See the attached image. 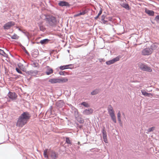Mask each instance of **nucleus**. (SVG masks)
<instances>
[{"label": "nucleus", "instance_id": "obj_44", "mask_svg": "<svg viewBox=\"0 0 159 159\" xmlns=\"http://www.w3.org/2000/svg\"><path fill=\"white\" fill-rule=\"evenodd\" d=\"M141 92L142 94L144 96H145L147 92L144 90H141Z\"/></svg>", "mask_w": 159, "mask_h": 159}, {"label": "nucleus", "instance_id": "obj_7", "mask_svg": "<svg viewBox=\"0 0 159 159\" xmlns=\"http://www.w3.org/2000/svg\"><path fill=\"white\" fill-rule=\"evenodd\" d=\"M58 5L60 7H69L70 5L67 2L65 1H60L58 3Z\"/></svg>", "mask_w": 159, "mask_h": 159}, {"label": "nucleus", "instance_id": "obj_41", "mask_svg": "<svg viewBox=\"0 0 159 159\" xmlns=\"http://www.w3.org/2000/svg\"><path fill=\"white\" fill-rule=\"evenodd\" d=\"M74 115L75 117V118L78 116H79V113L78 112V111L77 109H76V110H75L74 111Z\"/></svg>", "mask_w": 159, "mask_h": 159}, {"label": "nucleus", "instance_id": "obj_64", "mask_svg": "<svg viewBox=\"0 0 159 159\" xmlns=\"http://www.w3.org/2000/svg\"><path fill=\"white\" fill-rule=\"evenodd\" d=\"M23 61H24V62L25 63L26 62L25 61V60H24L23 59Z\"/></svg>", "mask_w": 159, "mask_h": 159}, {"label": "nucleus", "instance_id": "obj_49", "mask_svg": "<svg viewBox=\"0 0 159 159\" xmlns=\"http://www.w3.org/2000/svg\"><path fill=\"white\" fill-rule=\"evenodd\" d=\"M75 124L77 127L81 129L82 128V126L81 125H80L78 123H75Z\"/></svg>", "mask_w": 159, "mask_h": 159}, {"label": "nucleus", "instance_id": "obj_32", "mask_svg": "<svg viewBox=\"0 0 159 159\" xmlns=\"http://www.w3.org/2000/svg\"><path fill=\"white\" fill-rule=\"evenodd\" d=\"M102 8H101L100 11L98 13L97 16L94 17V19L95 20H97L99 17V16L102 14Z\"/></svg>", "mask_w": 159, "mask_h": 159}, {"label": "nucleus", "instance_id": "obj_11", "mask_svg": "<svg viewBox=\"0 0 159 159\" xmlns=\"http://www.w3.org/2000/svg\"><path fill=\"white\" fill-rule=\"evenodd\" d=\"M16 71L19 74H22L23 75H25L26 76V75L25 73H23L22 71L25 72L26 73V69H24V68H22L21 69H20L18 67H16Z\"/></svg>", "mask_w": 159, "mask_h": 159}, {"label": "nucleus", "instance_id": "obj_46", "mask_svg": "<svg viewBox=\"0 0 159 159\" xmlns=\"http://www.w3.org/2000/svg\"><path fill=\"white\" fill-rule=\"evenodd\" d=\"M102 21V23L104 24H106L107 25L108 24V20H107L106 19V20H105V19H104Z\"/></svg>", "mask_w": 159, "mask_h": 159}, {"label": "nucleus", "instance_id": "obj_50", "mask_svg": "<svg viewBox=\"0 0 159 159\" xmlns=\"http://www.w3.org/2000/svg\"><path fill=\"white\" fill-rule=\"evenodd\" d=\"M81 15V13L80 12L79 13L74 15L73 16V17H74L75 18L76 17L79 16H80Z\"/></svg>", "mask_w": 159, "mask_h": 159}, {"label": "nucleus", "instance_id": "obj_13", "mask_svg": "<svg viewBox=\"0 0 159 159\" xmlns=\"http://www.w3.org/2000/svg\"><path fill=\"white\" fill-rule=\"evenodd\" d=\"M93 110L92 108H88L84 110L83 113L85 115H89L92 114L93 112Z\"/></svg>", "mask_w": 159, "mask_h": 159}, {"label": "nucleus", "instance_id": "obj_14", "mask_svg": "<svg viewBox=\"0 0 159 159\" xmlns=\"http://www.w3.org/2000/svg\"><path fill=\"white\" fill-rule=\"evenodd\" d=\"M16 29H18V30L19 31L25 34V35L27 37L28 40H29V39H30V38L29 37V32H27L26 31H25V30H21L18 26H16Z\"/></svg>", "mask_w": 159, "mask_h": 159}, {"label": "nucleus", "instance_id": "obj_61", "mask_svg": "<svg viewBox=\"0 0 159 159\" xmlns=\"http://www.w3.org/2000/svg\"><path fill=\"white\" fill-rule=\"evenodd\" d=\"M10 55L12 56V57H13V55L10 53Z\"/></svg>", "mask_w": 159, "mask_h": 159}, {"label": "nucleus", "instance_id": "obj_43", "mask_svg": "<svg viewBox=\"0 0 159 159\" xmlns=\"http://www.w3.org/2000/svg\"><path fill=\"white\" fill-rule=\"evenodd\" d=\"M14 75L15 76V77L12 78L13 79V80H16L18 78H19L20 77V75Z\"/></svg>", "mask_w": 159, "mask_h": 159}, {"label": "nucleus", "instance_id": "obj_4", "mask_svg": "<svg viewBox=\"0 0 159 159\" xmlns=\"http://www.w3.org/2000/svg\"><path fill=\"white\" fill-rule=\"evenodd\" d=\"M108 113L110 116L111 119L116 117L113 109L111 105H109L107 108Z\"/></svg>", "mask_w": 159, "mask_h": 159}, {"label": "nucleus", "instance_id": "obj_19", "mask_svg": "<svg viewBox=\"0 0 159 159\" xmlns=\"http://www.w3.org/2000/svg\"><path fill=\"white\" fill-rule=\"evenodd\" d=\"M117 117L119 124L120 125V126L122 127L123 125V124L120 118L121 114L120 111H119V112L117 114Z\"/></svg>", "mask_w": 159, "mask_h": 159}, {"label": "nucleus", "instance_id": "obj_2", "mask_svg": "<svg viewBox=\"0 0 159 159\" xmlns=\"http://www.w3.org/2000/svg\"><path fill=\"white\" fill-rule=\"evenodd\" d=\"M45 17L46 22L49 26L54 27L56 25L57 21L55 17L52 15H45Z\"/></svg>", "mask_w": 159, "mask_h": 159}, {"label": "nucleus", "instance_id": "obj_22", "mask_svg": "<svg viewBox=\"0 0 159 159\" xmlns=\"http://www.w3.org/2000/svg\"><path fill=\"white\" fill-rule=\"evenodd\" d=\"M68 80V79L65 77H62L61 78H59V83H66Z\"/></svg>", "mask_w": 159, "mask_h": 159}, {"label": "nucleus", "instance_id": "obj_5", "mask_svg": "<svg viewBox=\"0 0 159 159\" xmlns=\"http://www.w3.org/2000/svg\"><path fill=\"white\" fill-rule=\"evenodd\" d=\"M121 58L120 56H118L111 60L106 61V63L107 65H110L118 61Z\"/></svg>", "mask_w": 159, "mask_h": 159}, {"label": "nucleus", "instance_id": "obj_63", "mask_svg": "<svg viewBox=\"0 0 159 159\" xmlns=\"http://www.w3.org/2000/svg\"><path fill=\"white\" fill-rule=\"evenodd\" d=\"M122 115H123L124 116H125V114H124V113H123Z\"/></svg>", "mask_w": 159, "mask_h": 159}, {"label": "nucleus", "instance_id": "obj_57", "mask_svg": "<svg viewBox=\"0 0 159 159\" xmlns=\"http://www.w3.org/2000/svg\"><path fill=\"white\" fill-rule=\"evenodd\" d=\"M68 105L69 106H70V107H72L73 106L71 104H68Z\"/></svg>", "mask_w": 159, "mask_h": 159}, {"label": "nucleus", "instance_id": "obj_51", "mask_svg": "<svg viewBox=\"0 0 159 159\" xmlns=\"http://www.w3.org/2000/svg\"><path fill=\"white\" fill-rule=\"evenodd\" d=\"M99 61L100 62H102L105 61V60L104 58H99L98 59Z\"/></svg>", "mask_w": 159, "mask_h": 159}, {"label": "nucleus", "instance_id": "obj_52", "mask_svg": "<svg viewBox=\"0 0 159 159\" xmlns=\"http://www.w3.org/2000/svg\"><path fill=\"white\" fill-rule=\"evenodd\" d=\"M37 64H37L36 63L34 62L31 65L33 67H37Z\"/></svg>", "mask_w": 159, "mask_h": 159}, {"label": "nucleus", "instance_id": "obj_18", "mask_svg": "<svg viewBox=\"0 0 159 159\" xmlns=\"http://www.w3.org/2000/svg\"><path fill=\"white\" fill-rule=\"evenodd\" d=\"M48 82L52 84H54L57 83H59L58 78H54L50 79L49 80Z\"/></svg>", "mask_w": 159, "mask_h": 159}, {"label": "nucleus", "instance_id": "obj_24", "mask_svg": "<svg viewBox=\"0 0 159 159\" xmlns=\"http://www.w3.org/2000/svg\"><path fill=\"white\" fill-rule=\"evenodd\" d=\"M157 45L156 44H153L150 46V50L152 52L153 50H154L157 49Z\"/></svg>", "mask_w": 159, "mask_h": 159}, {"label": "nucleus", "instance_id": "obj_54", "mask_svg": "<svg viewBox=\"0 0 159 159\" xmlns=\"http://www.w3.org/2000/svg\"><path fill=\"white\" fill-rule=\"evenodd\" d=\"M118 22V23H120L121 22V20L120 18L118 17L117 18V19L116 20Z\"/></svg>", "mask_w": 159, "mask_h": 159}, {"label": "nucleus", "instance_id": "obj_31", "mask_svg": "<svg viewBox=\"0 0 159 159\" xmlns=\"http://www.w3.org/2000/svg\"><path fill=\"white\" fill-rule=\"evenodd\" d=\"M0 55H2L6 58H7L8 57V55L7 54H6L2 50L1 52H0Z\"/></svg>", "mask_w": 159, "mask_h": 159}, {"label": "nucleus", "instance_id": "obj_12", "mask_svg": "<svg viewBox=\"0 0 159 159\" xmlns=\"http://www.w3.org/2000/svg\"><path fill=\"white\" fill-rule=\"evenodd\" d=\"M64 101L62 100H59L56 102V106L57 107L60 108L64 106Z\"/></svg>", "mask_w": 159, "mask_h": 159}, {"label": "nucleus", "instance_id": "obj_16", "mask_svg": "<svg viewBox=\"0 0 159 159\" xmlns=\"http://www.w3.org/2000/svg\"><path fill=\"white\" fill-rule=\"evenodd\" d=\"M47 69L45 71V74L47 75H49L52 74L53 72V70L52 68L49 66H47Z\"/></svg>", "mask_w": 159, "mask_h": 159}, {"label": "nucleus", "instance_id": "obj_59", "mask_svg": "<svg viewBox=\"0 0 159 159\" xmlns=\"http://www.w3.org/2000/svg\"><path fill=\"white\" fill-rule=\"evenodd\" d=\"M31 77H30L29 78H28V80H30V79H31Z\"/></svg>", "mask_w": 159, "mask_h": 159}, {"label": "nucleus", "instance_id": "obj_27", "mask_svg": "<svg viewBox=\"0 0 159 159\" xmlns=\"http://www.w3.org/2000/svg\"><path fill=\"white\" fill-rule=\"evenodd\" d=\"M102 136L107 135V133L106 130L105 128L103 127L101 131Z\"/></svg>", "mask_w": 159, "mask_h": 159}, {"label": "nucleus", "instance_id": "obj_26", "mask_svg": "<svg viewBox=\"0 0 159 159\" xmlns=\"http://www.w3.org/2000/svg\"><path fill=\"white\" fill-rule=\"evenodd\" d=\"M20 46L21 48L23 50V51L26 53V54L28 56H30V54L27 51V50L26 49V48L25 47L23 46L21 44H20Z\"/></svg>", "mask_w": 159, "mask_h": 159}, {"label": "nucleus", "instance_id": "obj_40", "mask_svg": "<svg viewBox=\"0 0 159 159\" xmlns=\"http://www.w3.org/2000/svg\"><path fill=\"white\" fill-rule=\"evenodd\" d=\"M155 128V127H154V126L150 127L148 129L147 131L148 132H152L154 130Z\"/></svg>", "mask_w": 159, "mask_h": 159}, {"label": "nucleus", "instance_id": "obj_25", "mask_svg": "<svg viewBox=\"0 0 159 159\" xmlns=\"http://www.w3.org/2000/svg\"><path fill=\"white\" fill-rule=\"evenodd\" d=\"M99 92V89H96L92 91L91 93V94L92 95H94L97 94Z\"/></svg>", "mask_w": 159, "mask_h": 159}, {"label": "nucleus", "instance_id": "obj_58", "mask_svg": "<svg viewBox=\"0 0 159 159\" xmlns=\"http://www.w3.org/2000/svg\"><path fill=\"white\" fill-rule=\"evenodd\" d=\"M151 23L153 24H154L155 23V22H154L153 21H152V20H151Z\"/></svg>", "mask_w": 159, "mask_h": 159}, {"label": "nucleus", "instance_id": "obj_1", "mask_svg": "<svg viewBox=\"0 0 159 159\" xmlns=\"http://www.w3.org/2000/svg\"><path fill=\"white\" fill-rule=\"evenodd\" d=\"M31 117V115L27 111H24L19 117L16 123V126L22 127L26 124Z\"/></svg>", "mask_w": 159, "mask_h": 159}, {"label": "nucleus", "instance_id": "obj_20", "mask_svg": "<svg viewBox=\"0 0 159 159\" xmlns=\"http://www.w3.org/2000/svg\"><path fill=\"white\" fill-rule=\"evenodd\" d=\"M49 41H50V39H45L41 40L40 42H37L36 43H40L42 45H44L48 43L49 42Z\"/></svg>", "mask_w": 159, "mask_h": 159}, {"label": "nucleus", "instance_id": "obj_37", "mask_svg": "<svg viewBox=\"0 0 159 159\" xmlns=\"http://www.w3.org/2000/svg\"><path fill=\"white\" fill-rule=\"evenodd\" d=\"M102 138H103V141L105 143H107L108 141H107V136L105 135V136H102Z\"/></svg>", "mask_w": 159, "mask_h": 159}, {"label": "nucleus", "instance_id": "obj_10", "mask_svg": "<svg viewBox=\"0 0 159 159\" xmlns=\"http://www.w3.org/2000/svg\"><path fill=\"white\" fill-rule=\"evenodd\" d=\"M8 97L12 100H16L17 97L16 93L15 92H12L9 91L7 95Z\"/></svg>", "mask_w": 159, "mask_h": 159}, {"label": "nucleus", "instance_id": "obj_9", "mask_svg": "<svg viewBox=\"0 0 159 159\" xmlns=\"http://www.w3.org/2000/svg\"><path fill=\"white\" fill-rule=\"evenodd\" d=\"M39 71L37 70H30V71H27L26 70V75L27 76L30 75L32 76H35L38 74Z\"/></svg>", "mask_w": 159, "mask_h": 159}, {"label": "nucleus", "instance_id": "obj_55", "mask_svg": "<svg viewBox=\"0 0 159 159\" xmlns=\"http://www.w3.org/2000/svg\"><path fill=\"white\" fill-rule=\"evenodd\" d=\"M111 120H113V121L115 123H116V117L113 118H112L111 119Z\"/></svg>", "mask_w": 159, "mask_h": 159}, {"label": "nucleus", "instance_id": "obj_47", "mask_svg": "<svg viewBox=\"0 0 159 159\" xmlns=\"http://www.w3.org/2000/svg\"><path fill=\"white\" fill-rule=\"evenodd\" d=\"M106 19L108 20V21H111L112 20V18L111 17H106Z\"/></svg>", "mask_w": 159, "mask_h": 159}, {"label": "nucleus", "instance_id": "obj_33", "mask_svg": "<svg viewBox=\"0 0 159 159\" xmlns=\"http://www.w3.org/2000/svg\"><path fill=\"white\" fill-rule=\"evenodd\" d=\"M88 12V11L87 9H85L83 10L82 11H80V12L81 13V15H84L87 13Z\"/></svg>", "mask_w": 159, "mask_h": 159}, {"label": "nucleus", "instance_id": "obj_56", "mask_svg": "<svg viewBox=\"0 0 159 159\" xmlns=\"http://www.w3.org/2000/svg\"><path fill=\"white\" fill-rule=\"evenodd\" d=\"M52 106H51L50 107H49V110H50V112H52Z\"/></svg>", "mask_w": 159, "mask_h": 159}, {"label": "nucleus", "instance_id": "obj_8", "mask_svg": "<svg viewBox=\"0 0 159 159\" xmlns=\"http://www.w3.org/2000/svg\"><path fill=\"white\" fill-rule=\"evenodd\" d=\"M152 52L149 48H147L143 49L142 52V55L143 56H148L151 54Z\"/></svg>", "mask_w": 159, "mask_h": 159}, {"label": "nucleus", "instance_id": "obj_39", "mask_svg": "<svg viewBox=\"0 0 159 159\" xmlns=\"http://www.w3.org/2000/svg\"><path fill=\"white\" fill-rule=\"evenodd\" d=\"M48 149H46L44 151L43 156L45 158H48V157L47 154Z\"/></svg>", "mask_w": 159, "mask_h": 159}, {"label": "nucleus", "instance_id": "obj_21", "mask_svg": "<svg viewBox=\"0 0 159 159\" xmlns=\"http://www.w3.org/2000/svg\"><path fill=\"white\" fill-rule=\"evenodd\" d=\"M121 5L123 7L125 8L127 10H129L130 9L129 5L125 2H123Z\"/></svg>", "mask_w": 159, "mask_h": 159}, {"label": "nucleus", "instance_id": "obj_3", "mask_svg": "<svg viewBox=\"0 0 159 159\" xmlns=\"http://www.w3.org/2000/svg\"><path fill=\"white\" fill-rule=\"evenodd\" d=\"M139 67L141 70L148 72H151L152 70L151 68L143 63H140L139 65Z\"/></svg>", "mask_w": 159, "mask_h": 159}, {"label": "nucleus", "instance_id": "obj_6", "mask_svg": "<svg viewBox=\"0 0 159 159\" xmlns=\"http://www.w3.org/2000/svg\"><path fill=\"white\" fill-rule=\"evenodd\" d=\"M14 25L15 22H14L10 21L5 24L3 26V27L4 30H7L11 26Z\"/></svg>", "mask_w": 159, "mask_h": 159}, {"label": "nucleus", "instance_id": "obj_28", "mask_svg": "<svg viewBox=\"0 0 159 159\" xmlns=\"http://www.w3.org/2000/svg\"><path fill=\"white\" fill-rule=\"evenodd\" d=\"M11 36V39H13L17 40L19 38V36L16 34H14L12 36H11Z\"/></svg>", "mask_w": 159, "mask_h": 159}, {"label": "nucleus", "instance_id": "obj_42", "mask_svg": "<svg viewBox=\"0 0 159 159\" xmlns=\"http://www.w3.org/2000/svg\"><path fill=\"white\" fill-rule=\"evenodd\" d=\"M154 20H155L157 22L159 23V15L156 16Z\"/></svg>", "mask_w": 159, "mask_h": 159}, {"label": "nucleus", "instance_id": "obj_30", "mask_svg": "<svg viewBox=\"0 0 159 159\" xmlns=\"http://www.w3.org/2000/svg\"><path fill=\"white\" fill-rule=\"evenodd\" d=\"M81 105L83 106H84L86 107H89L90 106L89 104L86 102H82L81 103Z\"/></svg>", "mask_w": 159, "mask_h": 159}, {"label": "nucleus", "instance_id": "obj_23", "mask_svg": "<svg viewBox=\"0 0 159 159\" xmlns=\"http://www.w3.org/2000/svg\"><path fill=\"white\" fill-rule=\"evenodd\" d=\"M75 119L80 124L83 123L84 122V120L80 116L76 117Z\"/></svg>", "mask_w": 159, "mask_h": 159}, {"label": "nucleus", "instance_id": "obj_53", "mask_svg": "<svg viewBox=\"0 0 159 159\" xmlns=\"http://www.w3.org/2000/svg\"><path fill=\"white\" fill-rule=\"evenodd\" d=\"M106 19L105 16L104 15H102L101 16V20H102Z\"/></svg>", "mask_w": 159, "mask_h": 159}, {"label": "nucleus", "instance_id": "obj_62", "mask_svg": "<svg viewBox=\"0 0 159 159\" xmlns=\"http://www.w3.org/2000/svg\"><path fill=\"white\" fill-rule=\"evenodd\" d=\"M2 49H0V52H1L2 51Z\"/></svg>", "mask_w": 159, "mask_h": 159}, {"label": "nucleus", "instance_id": "obj_35", "mask_svg": "<svg viewBox=\"0 0 159 159\" xmlns=\"http://www.w3.org/2000/svg\"><path fill=\"white\" fill-rule=\"evenodd\" d=\"M66 142L68 144H71V142H70V138L68 137H66Z\"/></svg>", "mask_w": 159, "mask_h": 159}, {"label": "nucleus", "instance_id": "obj_34", "mask_svg": "<svg viewBox=\"0 0 159 159\" xmlns=\"http://www.w3.org/2000/svg\"><path fill=\"white\" fill-rule=\"evenodd\" d=\"M39 27L40 28V30L41 31L44 32L45 31V30H46V28L43 25H39Z\"/></svg>", "mask_w": 159, "mask_h": 159}, {"label": "nucleus", "instance_id": "obj_29", "mask_svg": "<svg viewBox=\"0 0 159 159\" xmlns=\"http://www.w3.org/2000/svg\"><path fill=\"white\" fill-rule=\"evenodd\" d=\"M51 156L52 159H56L57 157V156L55 152H53L51 154Z\"/></svg>", "mask_w": 159, "mask_h": 159}, {"label": "nucleus", "instance_id": "obj_36", "mask_svg": "<svg viewBox=\"0 0 159 159\" xmlns=\"http://www.w3.org/2000/svg\"><path fill=\"white\" fill-rule=\"evenodd\" d=\"M59 74L61 75H66V74H67V73L65 71H60L59 73Z\"/></svg>", "mask_w": 159, "mask_h": 159}, {"label": "nucleus", "instance_id": "obj_15", "mask_svg": "<svg viewBox=\"0 0 159 159\" xmlns=\"http://www.w3.org/2000/svg\"><path fill=\"white\" fill-rule=\"evenodd\" d=\"M145 12L149 16H153L154 15V11L152 10H150L147 8H145L144 9Z\"/></svg>", "mask_w": 159, "mask_h": 159}, {"label": "nucleus", "instance_id": "obj_48", "mask_svg": "<svg viewBox=\"0 0 159 159\" xmlns=\"http://www.w3.org/2000/svg\"><path fill=\"white\" fill-rule=\"evenodd\" d=\"M152 96V94L150 93H147L145 96L148 97H150Z\"/></svg>", "mask_w": 159, "mask_h": 159}, {"label": "nucleus", "instance_id": "obj_17", "mask_svg": "<svg viewBox=\"0 0 159 159\" xmlns=\"http://www.w3.org/2000/svg\"><path fill=\"white\" fill-rule=\"evenodd\" d=\"M73 65L71 64L61 66L59 67V69L61 70L66 69H72L71 67H69V66H72Z\"/></svg>", "mask_w": 159, "mask_h": 159}, {"label": "nucleus", "instance_id": "obj_60", "mask_svg": "<svg viewBox=\"0 0 159 159\" xmlns=\"http://www.w3.org/2000/svg\"><path fill=\"white\" fill-rule=\"evenodd\" d=\"M32 43H33V44H34L35 43V42H33L32 41Z\"/></svg>", "mask_w": 159, "mask_h": 159}, {"label": "nucleus", "instance_id": "obj_45", "mask_svg": "<svg viewBox=\"0 0 159 159\" xmlns=\"http://www.w3.org/2000/svg\"><path fill=\"white\" fill-rule=\"evenodd\" d=\"M71 109L72 110V111H71V112L72 113H74V111H75V110H76V108L75 107H74L73 106L71 107Z\"/></svg>", "mask_w": 159, "mask_h": 159}, {"label": "nucleus", "instance_id": "obj_38", "mask_svg": "<svg viewBox=\"0 0 159 159\" xmlns=\"http://www.w3.org/2000/svg\"><path fill=\"white\" fill-rule=\"evenodd\" d=\"M17 66H18V68H19L20 69H21V68H24V69H26L25 68V66H23V65L20 63H19L18 64Z\"/></svg>", "mask_w": 159, "mask_h": 159}]
</instances>
